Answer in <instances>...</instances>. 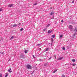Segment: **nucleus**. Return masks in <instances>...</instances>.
Segmentation results:
<instances>
[{
	"label": "nucleus",
	"mask_w": 77,
	"mask_h": 77,
	"mask_svg": "<svg viewBox=\"0 0 77 77\" xmlns=\"http://www.w3.org/2000/svg\"><path fill=\"white\" fill-rule=\"evenodd\" d=\"M26 68L27 69H32V67L30 65L28 64L26 66Z\"/></svg>",
	"instance_id": "f257e3e1"
},
{
	"label": "nucleus",
	"mask_w": 77,
	"mask_h": 77,
	"mask_svg": "<svg viewBox=\"0 0 77 77\" xmlns=\"http://www.w3.org/2000/svg\"><path fill=\"white\" fill-rule=\"evenodd\" d=\"M69 29H70L71 31H72V26L71 25H69Z\"/></svg>",
	"instance_id": "f03ea898"
},
{
	"label": "nucleus",
	"mask_w": 77,
	"mask_h": 77,
	"mask_svg": "<svg viewBox=\"0 0 77 77\" xmlns=\"http://www.w3.org/2000/svg\"><path fill=\"white\" fill-rule=\"evenodd\" d=\"M24 55L23 54H21L20 55V57H21L22 58H24Z\"/></svg>",
	"instance_id": "7ed1b4c3"
},
{
	"label": "nucleus",
	"mask_w": 77,
	"mask_h": 77,
	"mask_svg": "<svg viewBox=\"0 0 77 77\" xmlns=\"http://www.w3.org/2000/svg\"><path fill=\"white\" fill-rule=\"evenodd\" d=\"M8 72H9L10 73H11L12 72V71H11V69H9L8 70Z\"/></svg>",
	"instance_id": "20e7f679"
},
{
	"label": "nucleus",
	"mask_w": 77,
	"mask_h": 77,
	"mask_svg": "<svg viewBox=\"0 0 77 77\" xmlns=\"http://www.w3.org/2000/svg\"><path fill=\"white\" fill-rule=\"evenodd\" d=\"M63 59V57H60L58 58L57 60H61V59Z\"/></svg>",
	"instance_id": "39448f33"
},
{
	"label": "nucleus",
	"mask_w": 77,
	"mask_h": 77,
	"mask_svg": "<svg viewBox=\"0 0 77 77\" xmlns=\"http://www.w3.org/2000/svg\"><path fill=\"white\" fill-rule=\"evenodd\" d=\"M51 32H53V30H51V31H50V30H49L48 31V32L49 33H51Z\"/></svg>",
	"instance_id": "423d86ee"
},
{
	"label": "nucleus",
	"mask_w": 77,
	"mask_h": 77,
	"mask_svg": "<svg viewBox=\"0 0 77 77\" xmlns=\"http://www.w3.org/2000/svg\"><path fill=\"white\" fill-rule=\"evenodd\" d=\"M13 4H11V5H8V7L9 8H10L11 7H12V6H13Z\"/></svg>",
	"instance_id": "0eeeda50"
},
{
	"label": "nucleus",
	"mask_w": 77,
	"mask_h": 77,
	"mask_svg": "<svg viewBox=\"0 0 77 77\" xmlns=\"http://www.w3.org/2000/svg\"><path fill=\"white\" fill-rule=\"evenodd\" d=\"M17 24H14L13 26V27H17Z\"/></svg>",
	"instance_id": "6e6552de"
},
{
	"label": "nucleus",
	"mask_w": 77,
	"mask_h": 77,
	"mask_svg": "<svg viewBox=\"0 0 77 77\" xmlns=\"http://www.w3.org/2000/svg\"><path fill=\"white\" fill-rule=\"evenodd\" d=\"M57 71V69L55 70H54V71H53V73H55V72H56V71Z\"/></svg>",
	"instance_id": "1a4fd4ad"
},
{
	"label": "nucleus",
	"mask_w": 77,
	"mask_h": 77,
	"mask_svg": "<svg viewBox=\"0 0 77 77\" xmlns=\"http://www.w3.org/2000/svg\"><path fill=\"white\" fill-rule=\"evenodd\" d=\"M53 14H54V12L53 11H52L51 13L50 14V15H53Z\"/></svg>",
	"instance_id": "9d476101"
},
{
	"label": "nucleus",
	"mask_w": 77,
	"mask_h": 77,
	"mask_svg": "<svg viewBox=\"0 0 77 77\" xmlns=\"http://www.w3.org/2000/svg\"><path fill=\"white\" fill-rule=\"evenodd\" d=\"M52 37L53 38H55V35H52Z\"/></svg>",
	"instance_id": "9b49d317"
},
{
	"label": "nucleus",
	"mask_w": 77,
	"mask_h": 77,
	"mask_svg": "<svg viewBox=\"0 0 77 77\" xmlns=\"http://www.w3.org/2000/svg\"><path fill=\"white\" fill-rule=\"evenodd\" d=\"M74 31H75V32H76L77 31V28H75V29H74Z\"/></svg>",
	"instance_id": "f8f14e48"
},
{
	"label": "nucleus",
	"mask_w": 77,
	"mask_h": 77,
	"mask_svg": "<svg viewBox=\"0 0 77 77\" xmlns=\"http://www.w3.org/2000/svg\"><path fill=\"white\" fill-rule=\"evenodd\" d=\"M27 50H26L25 51V54H26L27 53Z\"/></svg>",
	"instance_id": "ddd939ff"
},
{
	"label": "nucleus",
	"mask_w": 77,
	"mask_h": 77,
	"mask_svg": "<svg viewBox=\"0 0 77 77\" xmlns=\"http://www.w3.org/2000/svg\"><path fill=\"white\" fill-rule=\"evenodd\" d=\"M48 48H46L45 49V51H48Z\"/></svg>",
	"instance_id": "4468645a"
},
{
	"label": "nucleus",
	"mask_w": 77,
	"mask_h": 77,
	"mask_svg": "<svg viewBox=\"0 0 77 77\" xmlns=\"http://www.w3.org/2000/svg\"><path fill=\"white\" fill-rule=\"evenodd\" d=\"M62 49L63 50H65V47H63V48H62Z\"/></svg>",
	"instance_id": "2eb2a0df"
},
{
	"label": "nucleus",
	"mask_w": 77,
	"mask_h": 77,
	"mask_svg": "<svg viewBox=\"0 0 77 77\" xmlns=\"http://www.w3.org/2000/svg\"><path fill=\"white\" fill-rule=\"evenodd\" d=\"M61 77H65V76L64 75H62Z\"/></svg>",
	"instance_id": "dca6fc26"
},
{
	"label": "nucleus",
	"mask_w": 77,
	"mask_h": 77,
	"mask_svg": "<svg viewBox=\"0 0 77 77\" xmlns=\"http://www.w3.org/2000/svg\"><path fill=\"white\" fill-rule=\"evenodd\" d=\"M23 28H21L20 29V31H23Z\"/></svg>",
	"instance_id": "f3484780"
},
{
	"label": "nucleus",
	"mask_w": 77,
	"mask_h": 77,
	"mask_svg": "<svg viewBox=\"0 0 77 77\" xmlns=\"http://www.w3.org/2000/svg\"><path fill=\"white\" fill-rule=\"evenodd\" d=\"M63 36L62 35H60V38H62V37H63Z\"/></svg>",
	"instance_id": "a211bd4d"
},
{
	"label": "nucleus",
	"mask_w": 77,
	"mask_h": 77,
	"mask_svg": "<svg viewBox=\"0 0 77 77\" xmlns=\"http://www.w3.org/2000/svg\"><path fill=\"white\" fill-rule=\"evenodd\" d=\"M72 61L73 62H75V60H74V59H72Z\"/></svg>",
	"instance_id": "6ab92c4d"
},
{
	"label": "nucleus",
	"mask_w": 77,
	"mask_h": 77,
	"mask_svg": "<svg viewBox=\"0 0 77 77\" xmlns=\"http://www.w3.org/2000/svg\"><path fill=\"white\" fill-rule=\"evenodd\" d=\"M2 77V74L1 73L0 74V77Z\"/></svg>",
	"instance_id": "aec40b11"
},
{
	"label": "nucleus",
	"mask_w": 77,
	"mask_h": 77,
	"mask_svg": "<svg viewBox=\"0 0 77 77\" xmlns=\"http://www.w3.org/2000/svg\"><path fill=\"white\" fill-rule=\"evenodd\" d=\"M14 38V36H12V37L11 38V39Z\"/></svg>",
	"instance_id": "412c9836"
},
{
	"label": "nucleus",
	"mask_w": 77,
	"mask_h": 77,
	"mask_svg": "<svg viewBox=\"0 0 77 77\" xmlns=\"http://www.w3.org/2000/svg\"><path fill=\"white\" fill-rule=\"evenodd\" d=\"M54 57L55 59H56V55H54Z\"/></svg>",
	"instance_id": "4be33fe9"
},
{
	"label": "nucleus",
	"mask_w": 77,
	"mask_h": 77,
	"mask_svg": "<svg viewBox=\"0 0 77 77\" xmlns=\"http://www.w3.org/2000/svg\"><path fill=\"white\" fill-rule=\"evenodd\" d=\"M75 64H73V66H75Z\"/></svg>",
	"instance_id": "5701e85b"
},
{
	"label": "nucleus",
	"mask_w": 77,
	"mask_h": 77,
	"mask_svg": "<svg viewBox=\"0 0 77 77\" xmlns=\"http://www.w3.org/2000/svg\"><path fill=\"white\" fill-rule=\"evenodd\" d=\"M37 5V3H35L33 4L34 5Z\"/></svg>",
	"instance_id": "b1692460"
},
{
	"label": "nucleus",
	"mask_w": 77,
	"mask_h": 77,
	"mask_svg": "<svg viewBox=\"0 0 77 77\" xmlns=\"http://www.w3.org/2000/svg\"><path fill=\"white\" fill-rule=\"evenodd\" d=\"M51 39L52 42H53V38H51Z\"/></svg>",
	"instance_id": "393cba45"
},
{
	"label": "nucleus",
	"mask_w": 77,
	"mask_h": 77,
	"mask_svg": "<svg viewBox=\"0 0 77 77\" xmlns=\"http://www.w3.org/2000/svg\"><path fill=\"white\" fill-rule=\"evenodd\" d=\"M50 26V24H48V25L47 26V27H49V26Z\"/></svg>",
	"instance_id": "a878e982"
},
{
	"label": "nucleus",
	"mask_w": 77,
	"mask_h": 77,
	"mask_svg": "<svg viewBox=\"0 0 77 77\" xmlns=\"http://www.w3.org/2000/svg\"><path fill=\"white\" fill-rule=\"evenodd\" d=\"M8 74H7L6 75L5 77H8Z\"/></svg>",
	"instance_id": "bb28decb"
},
{
	"label": "nucleus",
	"mask_w": 77,
	"mask_h": 77,
	"mask_svg": "<svg viewBox=\"0 0 77 77\" xmlns=\"http://www.w3.org/2000/svg\"><path fill=\"white\" fill-rule=\"evenodd\" d=\"M61 22L62 23H63V20H62L61 21Z\"/></svg>",
	"instance_id": "cd10ccee"
},
{
	"label": "nucleus",
	"mask_w": 77,
	"mask_h": 77,
	"mask_svg": "<svg viewBox=\"0 0 77 77\" xmlns=\"http://www.w3.org/2000/svg\"><path fill=\"white\" fill-rule=\"evenodd\" d=\"M46 30V29H43V31H44V32Z\"/></svg>",
	"instance_id": "c85d7f7f"
},
{
	"label": "nucleus",
	"mask_w": 77,
	"mask_h": 77,
	"mask_svg": "<svg viewBox=\"0 0 77 77\" xmlns=\"http://www.w3.org/2000/svg\"><path fill=\"white\" fill-rule=\"evenodd\" d=\"M32 56H33V57H34V58H35V56H34V55H32Z\"/></svg>",
	"instance_id": "c756f323"
},
{
	"label": "nucleus",
	"mask_w": 77,
	"mask_h": 77,
	"mask_svg": "<svg viewBox=\"0 0 77 77\" xmlns=\"http://www.w3.org/2000/svg\"><path fill=\"white\" fill-rule=\"evenodd\" d=\"M41 45V44H38L37 45H38V46H39V45Z\"/></svg>",
	"instance_id": "7c9ffc66"
},
{
	"label": "nucleus",
	"mask_w": 77,
	"mask_h": 77,
	"mask_svg": "<svg viewBox=\"0 0 77 77\" xmlns=\"http://www.w3.org/2000/svg\"><path fill=\"white\" fill-rule=\"evenodd\" d=\"M72 3H74V0L72 2Z\"/></svg>",
	"instance_id": "2f4dec72"
},
{
	"label": "nucleus",
	"mask_w": 77,
	"mask_h": 77,
	"mask_svg": "<svg viewBox=\"0 0 77 77\" xmlns=\"http://www.w3.org/2000/svg\"><path fill=\"white\" fill-rule=\"evenodd\" d=\"M0 11H2V8H0Z\"/></svg>",
	"instance_id": "473e14b6"
},
{
	"label": "nucleus",
	"mask_w": 77,
	"mask_h": 77,
	"mask_svg": "<svg viewBox=\"0 0 77 77\" xmlns=\"http://www.w3.org/2000/svg\"><path fill=\"white\" fill-rule=\"evenodd\" d=\"M44 65L45 66H46V65H47V64H45Z\"/></svg>",
	"instance_id": "72a5a7b5"
},
{
	"label": "nucleus",
	"mask_w": 77,
	"mask_h": 77,
	"mask_svg": "<svg viewBox=\"0 0 77 77\" xmlns=\"http://www.w3.org/2000/svg\"><path fill=\"white\" fill-rule=\"evenodd\" d=\"M2 54H4V52H2Z\"/></svg>",
	"instance_id": "f704fd0d"
},
{
	"label": "nucleus",
	"mask_w": 77,
	"mask_h": 77,
	"mask_svg": "<svg viewBox=\"0 0 77 77\" xmlns=\"http://www.w3.org/2000/svg\"><path fill=\"white\" fill-rule=\"evenodd\" d=\"M41 50V48H39V50Z\"/></svg>",
	"instance_id": "c9c22d12"
},
{
	"label": "nucleus",
	"mask_w": 77,
	"mask_h": 77,
	"mask_svg": "<svg viewBox=\"0 0 77 77\" xmlns=\"http://www.w3.org/2000/svg\"><path fill=\"white\" fill-rule=\"evenodd\" d=\"M52 8V7L51 8V9Z\"/></svg>",
	"instance_id": "e433bc0d"
},
{
	"label": "nucleus",
	"mask_w": 77,
	"mask_h": 77,
	"mask_svg": "<svg viewBox=\"0 0 77 77\" xmlns=\"http://www.w3.org/2000/svg\"><path fill=\"white\" fill-rule=\"evenodd\" d=\"M18 24V25H19V24H21V23H20L19 24Z\"/></svg>",
	"instance_id": "4c0bfd02"
},
{
	"label": "nucleus",
	"mask_w": 77,
	"mask_h": 77,
	"mask_svg": "<svg viewBox=\"0 0 77 77\" xmlns=\"http://www.w3.org/2000/svg\"><path fill=\"white\" fill-rule=\"evenodd\" d=\"M2 52H0V53H1V54H2Z\"/></svg>",
	"instance_id": "58836bf2"
},
{
	"label": "nucleus",
	"mask_w": 77,
	"mask_h": 77,
	"mask_svg": "<svg viewBox=\"0 0 77 77\" xmlns=\"http://www.w3.org/2000/svg\"><path fill=\"white\" fill-rule=\"evenodd\" d=\"M51 57H50L49 58V59H51Z\"/></svg>",
	"instance_id": "ea45409f"
},
{
	"label": "nucleus",
	"mask_w": 77,
	"mask_h": 77,
	"mask_svg": "<svg viewBox=\"0 0 77 77\" xmlns=\"http://www.w3.org/2000/svg\"><path fill=\"white\" fill-rule=\"evenodd\" d=\"M74 35H75V34H74Z\"/></svg>",
	"instance_id": "a19ab883"
},
{
	"label": "nucleus",
	"mask_w": 77,
	"mask_h": 77,
	"mask_svg": "<svg viewBox=\"0 0 77 77\" xmlns=\"http://www.w3.org/2000/svg\"><path fill=\"white\" fill-rule=\"evenodd\" d=\"M32 74H33V73H32Z\"/></svg>",
	"instance_id": "79ce46f5"
}]
</instances>
